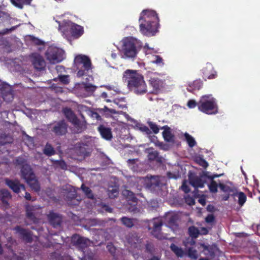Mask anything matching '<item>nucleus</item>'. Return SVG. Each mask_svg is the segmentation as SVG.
Here are the masks:
<instances>
[{
	"mask_svg": "<svg viewBox=\"0 0 260 260\" xmlns=\"http://www.w3.org/2000/svg\"><path fill=\"white\" fill-rule=\"evenodd\" d=\"M140 30L147 36L154 35L157 30L158 17L154 11L144 10L139 18Z\"/></svg>",
	"mask_w": 260,
	"mask_h": 260,
	"instance_id": "obj_1",
	"label": "nucleus"
},
{
	"mask_svg": "<svg viewBox=\"0 0 260 260\" xmlns=\"http://www.w3.org/2000/svg\"><path fill=\"white\" fill-rule=\"evenodd\" d=\"M124 77L128 82V86L137 94L144 93L146 91L145 83L142 76L135 71L126 70Z\"/></svg>",
	"mask_w": 260,
	"mask_h": 260,
	"instance_id": "obj_2",
	"label": "nucleus"
},
{
	"mask_svg": "<svg viewBox=\"0 0 260 260\" xmlns=\"http://www.w3.org/2000/svg\"><path fill=\"white\" fill-rule=\"evenodd\" d=\"M138 41L132 37H126L121 41V53L124 59H134L139 51Z\"/></svg>",
	"mask_w": 260,
	"mask_h": 260,
	"instance_id": "obj_3",
	"label": "nucleus"
},
{
	"mask_svg": "<svg viewBox=\"0 0 260 260\" xmlns=\"http://www.w3.org/2000/svg\"><path fill=\"white\" fill-rule=\"evenodd\" d=\"M198 108L201 111L208 114L217 112L215 99L211 94L205 95L201 97L198 103Z\"/></svg>",
	"mask_w": 260,
	"mask_h": 260,
	"instance_id": "obj_4",
	"label": "nucleus"
},
{
	"mask_svg": "<svg viewBox=\"0 0 260 260\" xmlns=\"http://www.w3.org/2000/svg\"><path fill=\"white\" fill-rule=\"evenodd\" d=\"M21 173L22 177L25 180L31 188L35 191H39L40 185L30 166L27 165H23L21 169Z\"/></svg>",
	"mask_w": 260,
	"mask_h": 260,
	"instance_id": "obj_5",
	"label": "nucleus"
},
{
	"mask_svg": "<svg viewBox=\"0 0 260 260\" xmlns=\"http://www.w3.org/2000/svg\"><path fill=\"white\" fill-rule=\"evenodd\" d=\"M163 178L158 176L145 178H140L138 180V183L140 186H144L148 188L155 190L157 188L161 186L164 183L162 182Z\"/></svg>",
	"mask_w": 260,
	"mask_h": 260,
	"instance_id": "obj_6",
	"label": "nucleus"
},
{
	"mask_svg": "<svg viewBox=\"0 0 260 260\" xmlns=\"http://www.w3.org/2000/svg\"><path fill=\"white\" fill-rule=\"evenodd\" d=\"M45 56L50 63H56L63 60L64 51L61 49L51 46L48 48Z\"/></svg>",
	"mask_w": 260,
	"mask_h": 260,
	"instance_id": "obj_7",
	"label": "nucleus"
},
{
	"mask_svg": "<svg viewBox=\"0 0 260 260\" xmlns=\"http://www.w3.org/2000/svg\"><path fill=\"white\" fill-rule=\"evenodd\" d=\"M63 35H66L70 31L73 36H79L83 34V28L82 26L74 24L70 21L65 22L64 24L59 26Z\"/></svg>",
	"mask_w": 260,
	"mask_h": 260,
	"instance_id": "obj_8",
	"label": "nucleus"
},
{
	"mask_svg": "<svg viewBox=\"0 0 260 260\" xmlns=\"http://www.w3.org/2000/svg\"><path fill=\"white\" fill-rule=\"evenodd\" d=\"M30 59L32 64L36 70L41 71L45 68V61L43 57L39 53H32L30 55Z\"/></svg>",
	"mask_w": 260,
	"mask_h": 260,
	"instance_id": "obj_9",
	"label": "nucleus"
},
{
	"mask_svg": "<svg viewBox=\"0 0 260 260\" xmlns=\"http://www.w3.org/2000/svg\"><path fill=\"white\" fill-rule=\"evenodd\" d=\"M75 64L78 66L82 64L84 69L88 71L91 69V63L89 57L84 55H77L74 60Z\"/></svg>",
	"mask_w": 260,
	"mask_h": 260,
	"instance_id": "obj_10",
	"label": "nucleus"
},
{
	"mask_svg": "<svg viewBox=\"0 0 260 260\" xmlns=\"http://www.w3.org/2000/svg\"><path fill=\"white\" fill-rule=\"evenodd\" d=\"M27 217L35 222L37 216L41 213V208L38 206L27 205L26 207Z\"/></svg>",
	"mask_w": 260,
	"mask_h": 260,
	"instance_id": "obj_11",
	"label": "nucleus"
},
{
	"mask_svg": "<svg viewBox=\"0 0 260 260\" xmlns=\"http://www.w3.org/2000/svg\"><path fill=\"white\" fill-rule=\"evenodd\" d=\"M72 242L74 245H78L80 247H84L90 244L88 239L81 237L79 235H74L72 238Z\"/></svg>",
	"mask_w": 260,
	"mask_h": 260,
	"instance_id": "obj_12",
	"label": "nucleus"
},
{
	"mask_svg": "<svg viewBox=\"0 0 260 260\" xmlns=\"http://www.w3.org/2000/svg\"><path fill=\"white\" fill-rule=\"evenodd\" d=\"M6 183L15 192L18 193L21 190H25L24 186L20 184L18 180H6Z\"/></svg>",
	"mask_w": 260,
	"mask_h": 260,
	"instance_id": "obj_13",
	"label": "nucleus"
},
{
	"mask_svg": "<svg viewBox=\"0 0 260 260\" xmlns=\"http://www.w3.org/2000/svg\"><path fill=\"white\" fill-rule=\"evenodd\" d=\"M140 242V240L138 238L136 235L129 236L127 238V243L130 248L129 250L133 251L135 248L139 249L141 247Z\"/></svg>",
	"mask_w": 260,
	"mask_h": 260,
	"instance_id": "obj_14",
	"label": "nucleus"
},
{
	"mask_svg": "<svg viewBox=\"0 0 260 260\" xmlns=\"http://www.w3.org/2000/svg\"><path fill=\"white\" fill-rule=\"evenodd\" d=\"M53 131L57 135H62L65 134L67 131V126L64 121H61L54 126Z\"/></svg>",
	"mask_w": 260,
	"mask_h": 260,
	"instance_id": "obj_15",
	"label": "nucleus"
},
{
	"mask_svg": "<svg viewBox=\"0 0 260 260\" xmlns=\"http://www.w3.org/2000/svg\"><path fill=\"white\" fill-rule=\"evenodd\" d=\"M64 114L66 117L74 125H78L79 120L73 113V111L68 108H65L63 110Z\"/></svg>",
	"mask_w": 260,
	"mask_h": 260,
	"instance_id": "obj_16",
	"label": "nucleus"
},
{
	"mask_svg": "<svg viewBox=\"0 0 260 260\" xmlns=\"http://www.w3.org/2000/svg\"><path fill=\"white\" fill-rule=\"evenodd\" d=\"M151 223L153 225V235L158 239H162V236H160L158 232L159 231L160 228L162 225L161 222L158 219H154Z\"/></svg>",
	"mask_w": 260,
	"mask_h": 260,
	"instance_id": "obj_17",
	"label": "nucleus"
},
{
	"mask_svg": "<svg viewBox=\"0 0 260 260\" xmlns=\"http://www.w3.org/2000/svg\"><path fill=\"white\" fill-rule=\"evenodd\" d=\"M99 131L100 132L102 137L106 139L110 140L112 138V133L111 129L109 128L106 127L104 126H100L98 128Z\"/></svg>",
	"mask_w": 260,
	"mask_h": 260,
	"instance_id": "obj_18",
	"label": "nucleus"
},
{
	"mask_svg": "<svg viewBox=\"0 0 260 260\" xmlns=\"http://www.w3.org/2000/svg\"><path fill=\"white\" fill-rule=\"evenodd\" d=\"M11 198V195L9 192L6 189H3L0 190V201L4 205H8L7 200Z\"/></svg>",
	"mask_w": 260,
	"mask_h": 260,
	"instance_id": "obj_19",
	"label": "nucleus"
},
{
	"mask_svg": "<svg viewBox=\"0 0 260 260\" xmlns=\"http://www.w3.org/2000/svg\"><path fill=\"white\" fill-rule=\"evenodd\" d=\"M219 186L220 188L224 192L229 193L233 192V194L235 193V188L230 182H228L225 184L220 183L219 184Z\"/></svg>",
	"mask_w": 260,
	"mask_h": 260,
	"instance_id": "obj_20",
	"label": "nucleus"
},
{
	"mask_svg": "<svg viewBox=\"0 0 260 260\" xmlns=\"http://www.w3.org/2000/svg\"><path fill=\"white\" fill-rule=\"evenodd\" d=\"M190 184L194 187H203L204 186V182L202 179L199 177L189 179Z\"/></svg>",
	"mask_w": 260,
	"mask_h": 260,
	"instance_id": "obj_21",
	"label": "nucleus"
},
{
	"mask_svg": "<svg viewBox=\"0 0 260 260\" xmlns=\"http://www.w3.org/2000/svg\"><path fill=\"white\" fill-rule=\"evenodd\" d=\"M16 232L19 233L24 239L29 241L30 239V235L29 233L24 229H21L19 227L15 228Z\"/></svg>",
	"mask_w": 260,
	"mask_h": 260,
	"instance_id": "obj_22",
	"label": "nucleus"
},
{
	"mask_svg": "<svg viewBox=\"0 0 260 260\" xmlns=\"http://www.w3.org/2000/svg\"><path fill=\"white\" fill-rule=\"evenodd\" d=\"M48 218L52 224H59L60 221V218L59 216L54 213H50L48 215Z\"/></svg>",
	"mask_w": 260,
	"mask_h": 260,
	"instance_id": "obj_23",
	"label": "nucleus"
},
{
	"mask_svg": "<svg viewBox=\"0 0 260 260\" xmlns=\"http://www.w3.org/2000/svg\"><path fill=\"white\" fill-rule=\"evenodd\" d=\"M170 248L171 250L176 254V255L178 257H182L184 254V252L183 250L176 246L174 244H172L171 245Z\"/></svg>",
	"mask_w": 260,
	"mask_h": 260,
	"instance_id": "obj_24",
	"label": "nucleus"
},
{
	"mask_svg": "<svg viewBox=\"0 0 260 260\" xmlns=\"http://www.w3.org/2000/svg\"><path fill=\"white\" fill-rule=\"evenodd\" d=\"M164 131L162 132V135L167 141H171L172 140V135L170 131V128L168 127H164Z\"/></svg>",
	"mask_w": 260,
	"mask_h": 260,
	"instance_id": "obj_25",
	"label": "nucleus"
},
{
	"mask_svg": "<svg viewBox=\"0 0 260 260\" xmlns=\"http://www.w3.org/2000/svg\"><path fill=\"white\" fill-rule=\"evenodd\" d=\"M234 195L238 197L239 204L242 206L246 200V197L245 194L242 192H239L237 193L235 192Z\"/></svg>",
	"mask_w": 260,
	"mask_h": 260,
	"instance_id": "obj_26",
	"label": "nucleus"
},
{
	"mask_svg": "<svg viewBox=\"0 0 260 260\" xmlns=\"http://www.w3.org/2000/svg\"><path fill=\"white\" fill-rule=\"evenodd\" d=\"M184 136L189 147H192L196 144L194 139L188 134L185 133Z\"/></svg>",
	"mask_w": 260,
	"mask_h": 260,
	"instance_id": "obj_27",
	"label": "nucleus"
},
{
	"mask_svg": "<svg viewBox=\"0 0 260 260\" xmlns=\"http://www.w3.org/2000/svg\"><path fill=\"white\" fill-rule=\"evenodd\" d=\"M43 151L44 154L48 156L52 155L55 153V151L54 149L49 144H47L45 146Z\"/></svg>",
	"mask_w": 260,
	"mask_h": 260,
	"instance_id": "obj_28",
	"label": "nucleus"
},
{
	"mask_svg": "<svg viewBox=\"0 0 260 260\" xmlns=\"http://www.w3.org/2000/svg\"><path fill=\"white\" fill-rule=\"evenodd\" d=\"M188 232L190 236L193 238H197L199 235V230L194 226L190 227L188 229Z\"/></svg>",
	"mask_w": 260,
	"mask_h": 260,
	"instance_id": "obj_29",
	"label": "nucleus"
},
{
	"mask_svg": "<svg viewBox=\"0 0 260 260\" xmlns=\"http://www.w3.org/2000/svg\"><path fill=\"white\" fill-rule=\"evenodd\" d=\"M81 189L83 190V192L87 196L88 198L92 199L93 197V194L91 192V189L88 187H86L84 184H82L81 186Z\"/></svg>",
	"mask_w": 260,
	"mask_h": 260,
	"instance_id": "obj_30",
	"label": "nucleus"
},
{
	"mask_svg": "<svg viewBox=\"0 0 260 260\" xmlns=\"http://www.w3.org/2000/svg\"><path fill=\"white\" fill-rule=\"evenodd\" d=\"M121 220L123 224L128 228H131L134 225L133 220L130 218L127 217H123Z\"/></svg>",
	"mask_w": 260,
	"mask_h": 260,
	"instance_id": "obj_31",
	"label": "nucleus"
},
{
	"mask_svg": "<svg viewBox=\"0 0 260 260\" xmlns=\"http://www.w3.org/2000/svg\"><path fill=\"white\" fill-rule=\"evenodd\" d=\"M188 255L192 259H197L198 257L197 251L193 248H189L188 251Z\"/></svg>",
	"mask_w": 260,
	"mask_h": 260,
	"instance_id": "obj_32",
	"label": "nucleus"
},
{
	"mask_svg": "<svg viewBox=\"0 0 260 260\" xmlns=\"http://www.w3.org/2000/svg\"><path fill=\"white\" fill-rule=\"evenodd\" d=\"M84 88L86 91H93L95 90L96 87L93 85L89 83H83Z\"/></svg>",
	"mask_w": 260,
	"mask_h": 260,
	"instance_id": "obj_33",
	"label": "nucleus"
},
{
	"mask_svg": "<svg viewBox=\"0 0 260 260\" xmlns=\"http://www.w3.org/2000/svg\"><path fill=\"white\" fill-rule=\"evenodd\" d=\"M209 188L211 192H216L217 191V184L216 182L212 180L211 183L209 185Z\"/></svg>",
	"mask_w": 260,
	"mask_h": 260,
	"instance_id": "obj_34",
	"label": "nucleus"
},
{
	"mask_svg": "<svg viewBox=\"0 0 260 260\" xmlns=\"http://www.w3.org/2000/svg\"><path fill=\"white\" fill-rule=\"evenodd\" d=\"M118 194V190L116 188H113L111 190H108V195L110 198H114L117 196Z\"/></svg>",
	"mask_w": 260,
	"mask_h": 260,
	"instance_id": "obj_35",
	"label": "nucleus"
},
{
	"mask_svg": "<svg viewBox=\"0 0 260 260\" xmlns=\"http://www.w3.org/2000/svg\"><path fill=\"white\" fill-rule=\"evenodd\" d=\"M122 194L127 198H129V199L133 198V196H134L133 193L129 190H127L126 189H124L122 191Z\"/></svg>",
	"mask_w": 260,
	"mask_h": 260,
	"instance_id": "obj_36",
	"label": "nucleus"
},
{
	"mask_svg": "<svg viewBox=\"0 0 260 260\" xmlns=\"http://www.w3.org/2000/svg\"><path fill=\"white\" fill-rule=\"evenodd\" d=\"M10 1L11 3L16 7L19 9L23 8L20 0H10Z\"/></svg>",
	"mask_w": 260,
	"mask_h": 260,
	"instance_id": "obj_37",
	"label": "nucleus"
},
{
	"mask_svg": "<svg viewBox=\"0 0 260 260\" xmlns=\"http://www.w3.org/2000/svg\"><path fill=\"white\" fill-rule=\"evenodd\" d=\"M60 81L64 84L69 83V76L68 75H64L59 77Z\"/></svg>",
	"mask_w": 260,
	"mask_h": 260,
	"instance_id": "obj_38",
	"label": "nucleus"
},
{
	"mask_svg": "<svg viewBox=\"0 0 260 260\" xmlns=\"http://www.w3.org/2000/svg\"><path fill=\"white\" fill-rule=\"evenodd\" d=\"M149 125L154 133L157 134L158 133L159 128L155 123L150 122H149Z\"/></svg>",
	"mask_w": 260,
	"mask_h": 260,
	"instance_id": "obj_39",
	"label": "nucleus"
},
{
	"mask_svg": "<svg viewBox=\"0 0 260 260\" xmlns=\"http://www.w3.org/2000/svg\"><path fill=\"white\" fill-rule=\"evenodd\" d=\"M151 83L152 85L154 86V87L157 89L159 88L160 82L159 81H157L156 80H152L151 81Z\"/></svg>",
	"mask_w": 260,
	"mask_h": 260,
	"instance_id": "obj_40",
	"label": "nucleus"
},
{
	"mask_svg": "<svg viewBox=\"0 0 260 260\" xmlns=\"http://www.w3.org/2000/svg\"><path fill=\"white\" fill-rule=\"evenodd\" d=\"M197 105V103L194 100H189L187 103V106L189 108H194Z\"/></svg>",
	"mask_w": 260,
	"mask_h": 260,
	"instance_id": "obj_41",
	"label": "nucleus"
},
{
	"mask_svg": "<svg viewBox=\"0 0 260 260\" xmlns=\"http://www.w3.org/2000/svg\"><path fill=\"white\" fill-rule=\"evenodd\" d=\"M157 156V153L156 151H153L149 152L148 157L149 159H154Z\"/></svg>",
	"mask_w": 260,
	"mask_h": 260,
	"instance_id": "obj_42",
	"label": "nucleus"
},
{
	"mask_svg": "<svg viewBox=\"0 0 260 260\" xmlns=\"http://www.w3.org/2000/svg\"><path fill=\"white\" fill-rule=\"evenodd\" d=\"M203 73L205 75V77H207L208 79H213L215 77V75L213 74H212L211 75H208V72L205 70V69H204V70H203Z\"/></svg>",
	"mask_w": 260,
	"mask_h": 260,
	"instance_id": "obj_43",
	"label": "nucleus"
},
{
	"mask_svg": "<svg viewBox=\"0 0 260 260\" xmlns=\"http://www.w3.org/2000/svg\"><path fill=\"white\" fill-rule=\"evenodd\" d=\"M181 188L182 190H183L185 193H187L189 191V189L188 188L187 185H186V182L184 181L182 186Z\"/></svg>",
	"mask_w": 260,
	"mask_h": 260,
	"instance_id": "obj_44",
	"label": "nucleus"
},
{
	"mask_svg": "<svg viewBox=\"0 0 260 260\" xmlns=\"http://www.w3.org/2000/svg\"><path fill=\"white\" fill-rule=\"evenodd\" d=\"M31 41L34 44L36 45H41L43 43V42L41 40L35 37H32L31 38Z\"/></svg>",
	"mask_w": 260,
	"mask_h": 260,
	"instance_id": "obj_45",
	"label": "nucleus"
},
{
	"mask_svg": "<svg viewBox=\"0 0 260 260\" xmlns=\"http://www.w3.org/2000/svg\"><path fill=\"white\" fill-rule=\"evenodd\" d=\"M205 220L207 223H212L214 221V216L212 214L209 215L206 217Z\"/></svg>",
	"mask_w": 260,
	"mask_h": 260,
	"instance_id": "obj_46",
	"label": "nucleus"
},
{
	"mask_svg": "<svg viewBox=\"0 0 260 260\" xmlns=\"http://www.w3.org/2000/svg\"><path fill=\"white\" fill-rule=\"evenodd\" d=\"M155 60H152V62L153 63H155L156 64H160L162 63V59L158 56H155Z\"/></svg>",
	"mask_w": 260,
	"mask_h": 260,
	"instance_id": "obj_47",
	"label": "nucleus"
},
{
	"mask_svg": "<svg viewBox=\"0 0 260 260\" xmlns=\"http://www.w3.org/2000/svg\"><path fill=\"white\" fill-rule=\"evenodd\" d=\"M208 233V230L205 228H202L199 231V234L206 235Z\"/></svg>",
	"mask_w": 260,
	"mask_h": 260,
	"instance_id": "obj_48",
	"label": "nucleus"
},
{
	"mask_svg": "<svg viewBox=\"0 0 260 260\" xmlns=\"http://www.w3.org/2000/svg\"><path fill=\"white\" fill-rule=\"evenodd\" d=\"M204 175L205 176H206V177H207L211 179L212 180L213 179H214V178H215V177H219V176H220V175L210 176V175H209V172H204Z\"/></svg>",
	"mask_w": 260,
	"mask_h": 260,
	"instance_id": "obj_49",
	"label": "nucleus"
},
{
	"mask_svg": "<svg viewBox=\"0 0 260 260\" xmlns=\"http://www.w3.org/2000/svg\"><path fill=\"white\" fill-rule=\"evenodd\" d=\"M85 145L87 146L92 147L93 145V140L92 138H89L87 143L85 144Z\"/></svg>",
	"mask_w": 260,
	"mask_h": 260,
	"instance_id": "obj_50",
	"label": "nucleus"
},
{
	"mask_svg": "<svg viewBox=\"0 0 260 260\" xmlns=\"http://www.w3.org/2000/svg\"><path fill=\"white\" fill-rule=\"evenodd\" d=\"M22 7L24 5H29L32 0H20Z\"/></svg>",
	"mask_w": 260,
	"mask_h": 260,
	"instance_id": "obj_51",
	"label": "nucleus"
},
{
	"mask_svg": "<svg viewBox=\"0 0 260 260\" xmlns=\"http://www.w3.org/2000/svg\"><path fill=\"white\" fill-rule=\"evenodd\" d=\"M13 98L12 94L11 93H8L7 95H6L4 96V99L5 100H11Z\"/></svg>",
	"mask_w": 260,
	"mask_h": 260,
	"instance_id": "obj_52",
	"label": "nucleus"
},
{
	"mask_svg": "<svg viewBox=\"0 0 260 260\" xmlns=\"http://www.w3.org/2000/svg\"><path fill=\"white\" fill-rule=\"evenodd\" d=\"M107 247L111 253L115 252V248L112 245H108Z\"/></svg>",
	"mask_w": 260,
	"mask_h": 260,
	"instance_id": "obj_53",
	"label": "nucleus"
},
{
	"mask_svg": "<svg viewBox=\"0 0 260 260\" xmlns=\"http://www.w3.org/2000/svg\"><path fill=\"white\" fill-rule=\"evenodd\" d=\"M200 165L204 168L208 167V163L204 160H201Z\"/></svg>",
	"mask_w": 260,
	"mask_h": 260,
	"instance_id": "obj_54",
	"label": "nucleus"
},
{
	"mask_svg": "<svg viewBox=\"0 0 260 260\" xmlns=\"http://www.w3.org/2000/svg\"><path fill=\"white\" fill-rule=\"evenodd\" d=\"M77 76L78 77H81L84 75V71L83 70H79L77 73Z\"/></svg>",
	"mask_w": 260,
	"mask_h": 260,
	"instance_id": "obj_55",
	"label": "nucleus"
},
{
	"mask_svg": "<svg viewBox=\"0 0 260 260\" xmlns=\"http://www.w3.org/2000/svg\"><path fill=\"white\" fill-rule=\"evenodd\" d=\"M25 198L27 200H31V196L30 194L28 193V192H25V196H24Z\"/></svg>",
	"mask_w": 260,
	"mask_h": 260,
	"instance_id": "obj_56",
	"label": "nucleus"
},
{
	"mask_svg": "<svg viewBox=\"0 0 260 260\" xmlns=\"http://www.w3.org/2000/svg\"><path fill=\"white\" fill-rule=\"evenodd\" d=\"M104 109L105 110V111H109L110 112V113H116V111L114 109H109L107 107H105Z\"/></svg>",
	"mask_w": 260,
	"mask_h": 260,
	"instance_id": "obj_57",
	"label": "nucleus"
},
{
	"mask_svg": "<svg viewBox=\"0 0 260 260\" xmlns=\"http://www.w3.org/2000/svg\"><path fill=\"white\" fill-rule=\"evenodd\" d=\"M205 69H208L209 71H211L213 68L211 64H207Z\"/></svg>",
	"mask_w": 260,
	"mask_h": 260,
	"instance_id": "obj_58",
	"label": "nucleus"
},
{
	"mask_svg": "<svg viewBox=\"0 0 260 260\" xmlns=\"http://www.w3.org/2000/svg\"><path fill=\"white\" fill-rule=\"evenodd\" d=\"M159 259H160V257H159V256H153V257H152L151 258H150L149 260H159Z\"/></svg>",
	"mask_w": 260,
	"mask_h": 260,
	"instance_id": "obj_59",
	"label": "nucleus"
},
{
	"mask_svg": "<svg viewBox=\"0 0 260 260\" xmlns=\"http://www.w3.org/2000/svg\"><path fill=\"white\" fill-rule=\"evenodd\" d=\"M141 130H142V131L147 132V131H148L149 129H148V128L147 127H146V126H144V127H142V128H141Z\"/></svg>",
	"mask_w": 260,
	"mask_h": 260,
	"instance_id": "obj_60",
	"label": "nucleus"
},
{
	"mask_svg": "<svg viewBox=\"0 0 260 260\" xmlns=\"http://www.w3.org/2000/svg\"><path fill=\"white\" fill-rule=\"evenodd\" d=\"M89 155V153H82V154H81V156H83V158H84L85 156H87Z\"/></svg>",
	"mask_w": 260,
	"mask_h": 260,
	"instance_id": "obj_61",
	"label": "nucleus"
},
{
	"mask_svg": "<svg viewBox=\"0 0 260 260\" xmlns=\"http://www.w3.org/2000/svg\"><path fill=\"white\" fill-rule=\"evenodd\" d=\"M110 88L113 89L116 92H119V90L117 87H115V89L114 87H113V88L110 87Z\"/></svg>",
	"mask_w": 260,
	"mask_h": 260,
	"instance_id": "obj_62",
	"label": "nucleus"
},
{
	"mask_svg": "<svg viewBox=\"0 0 260 260\" xmlns=\"http://www.w3.org/2000/svg\"><path fill=\"white\" fill-rule=\"evenodd\" d=\"M102 96L103 98H106L107 96V94L106 92H103L102 94Z\"/></svg>",
	"mask_w": 260,
	"mask_h": 260,
	"instance_id": "obj_63",
	"label": "nucleus"
},
{
	"mask_svg": "<svg viewBox=\"0 0 260 260\" xmlns=\"http://www.w3.org/2000/svg\"><path fill=\"white\" fill-rule=\"evenodd\" d=\"M229 198V196H226L223 198V200L226 201V200H228Z\"/></svg>",
	"mask_w": 260,
	"mask_h": 260,
	"instance_id": "obj_64",
	"label": "nucleus"
}]
</instances>
